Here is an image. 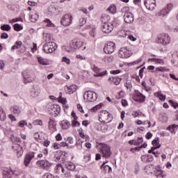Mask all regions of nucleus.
<instances>
[{
  "mask_svg": "<svg viewBox=\"0 0 178 178\" xmlns=\"http://www.w3.org/2000/svg\"><path fill=\"white\" fill-rule=\"evenodd\" d=\"M99 152L102 154V157L108 159V158H111L112 155V150H111V146L108 145L105 143H99Z\"/></svg>",
  "mask_w": 178,
  "mask_h": 178,
  "instance_id": "obj_1",
  "label": "nucleus"
},
{
  "mask_svg": "<svg viewBox=\"0 0 178 178\" xmlns=\"http://www.w3.org/2000/svg\"><path fill=\"white\" fill-rule=\"evenodd\" d=\"M170 41H172V39L168 33H163L157 37V43L161 44V45H169Z\"/></svg>",
  "mask_w": 178,
  "mask_h": 178,
  "instance_id": "obj_2",
  "label": "nucleus"
},
{
  "mask_svg": "<svg viewBox=\"0 0 178 178\" xmlns=\"http://www.w3.org/2000/svg\"><path fill=\"white\" fill-rule=\"evenodd\" d=\"M115 49L116 44H115V42H108L104 44V47L103 48L104 54H106L107 55H111V54H113Z\"/></svg>",
  "mask_w": 178,
  "mask_h": 178,
  "instance_id": "obj_3",
  "label": "nucleus"
},
{
  "mask_svg": "<svg viewBox=\"0 0 178 178\" xmlns=\"http://www.w3.org/2000/svg\"><path fill=\"white\" fill-rule=\"evenodd\" d=\"M146 98L145 95L141 93L138 90H135V94L132 95V99H134L135 102H138L139 104L145 102Z\"/></svg>",
  "mask_w": 178,
  "mask_h": 178,
  "instance_id": "obj_4",
  "label": "nucleus"
},
{
  "mask_svg": "<svg viewBox=\"0 0 178 178\" xmlns=\"http://www.w3.org/2000/svg\"><path fill=\"white\" fill-rule=\"evenodd\" d=\"M22 76L25 83H33L35 79V74L33 71H24Z\"/></svg>",
  "mask_w": 178,
  "mask_h": 178,
  "instance_id": "obj_5",
  "label": "nucleus"
},
{
  "mask_svg": "<svg viewBox=\"0 0 178 178\" xmlns=\"http://www.w3.org/2000/svg\"><path fill=\"white\" fill-rule=\"evenodd\" d=\"M72 22L73 17L71 15V14H65L60 19V23L62 26H64V27H67V26H70Z\"/></svg>",
  "mask_w": 178,
  "mask_h": 178,
  "instance_id": "obj_6",
  "label": "nucleus"
},
{
  "mask_svg": "<svg viewBox=\"0 0 178 178\" xmlns=\"http://www.w3.org/2000/svg\"><path fill=\"white\" fill-rule=\"evenodd\" d=\"M36 165H38L41 169H44V170H49L51 169V166L54 165V163L49 162V161L44 160H39L36 161Z\"/></svg>",
  "mask_w": 178,
  "mask_h": 178,
  "instance_id": "obj_7",
  "label": "nucleus"
},
{
  "mask_svg": "<svg viewBox=\"0 0 178 178\" xmlns=\"http://www.w3.org/2000/svg\"><path fill=\"white\" fill-rule=\"evenodd\" d=\"M91 70L95 72L94 76L95 77H104V76H106L108 71L104 70L102 71V69L99 68L95 65H91Z\"/></svg>",
  "mask_w": 178,
  "mask_h": 178,
  "instance_id": "obj_8",
  "label": "nucleus"
},
{
  "mask_svg": "<svg viewBox=\"0 0 178 178\" xmlns=\"http://www.w3.org/2000/svg\"><path fill=\"white\" fill-rule=\"evenodd\" d=\"M54 158L56 161H60V162L61 159L62 162H63L65 161L66 158H67V152L65 151L58 150L54 156Z\"/></svg>",
  "mask_w": 178,
  "mask_h": 178,
  "instance_id": "obj_9",
  "label": "nucleus"
},
{
  "mask_svg": "<svg viewBox=\"0 0 178 178\" xmlns=\"http://www.w3.org/2000/svg\"><path fill=\"white\" fill-rule=\"evenodd\" d=\"M34 155H35V152H29V153L26 154L24 159V165H25L26 168H28V166L30 165V163L34 158Z\"/></svg>",
  "mask_w": 178,
  "mask_h": 178,
  "instance_id": "obj_10",
  "label": "nucleus"
},
{
  "mask_svg": "<svg viewBox=\"0 0 178 178\" xmlns=\"http://www.w3.org/2000/svg\"><path fill=\"white\" fill-rule=\"evenodd\" d=\"M84 44V42L80 39H74L72 40V42L70 43V47L73 49H80L81 47Z\"/></svg>",
  "mask_w": 178,
  "mask_h": 178,
  "instance_id": "obj_11",
  "label": "nucleus"
},
{
  "mask_svg": "<svg viewBox=\"0 0 178 178\" xmlns=\"http://www.w3.org/2000/svg\"><path fill=\"white\" fill-rule=\"evenodd\" d=\"M131 56V54L129 50H127V47H122L119 50V57L127 59V58H130Z\"/></svg>",
  "mask_w": 178,
  "mask_h": 178,
  "instance_id": "obj_12",
  "label": "nucleus"
},
{
  "mask_svg": "<svg viewBox=\"0 0 178 178\" xmlns=\"http://www.w3.org/2000/svg\"><path fill=\"white\" fill-rule=\"evenodd\" d=\"M124 21L127 24L133 23L134 22V15L132 13H127L124 15Z\"/></svg>",
  "mask_w": 178,
  "mask_h": 178,
  "instance_id": "obj_13",
  "label": "nucleus"
},
{
  "mask_svg": "<svg viewBox=\"0 0 178 178\" xmlns=\"http://www.w3.org/2000/svg\"><path fill=\"white\" fill-rule=\"evenodd\" d=\"M101 29L103 33H109L113 30V26H111V23H104Z\"/></svg>",
  "mask_w": 178,
  "mask_h": 178,
  "instance_id": "obj_14",
  "label": "nucleus"
},
{
  "mask_svg": "<svg viewBox=\"0 0 178 178\" xmlns=\"http://www.w3.org/2000/svg\"><path fill=\"white\" fill-rule=\"evenodd\" d=\"M172 8H173V4L172 3L168 4L167 6L163 8L162 10L161 11L160 13L161 16H166V15H169Z\"/></svg>",
  "mask_w": 178,
  "mask_h": 178,
  "instance_id": "obj_15",
  "label": "nucleus"
},
{
  "mask_svg": "<svg viewBox=\"0 0 178 178\" xmlns=\"http://www.w3.org/2000/svg\"><path fill=\"white\" fill-rule=\"evenodd\" d=\"M108 81L111 82V84H115V86H119L120 81H122V78L119 76H112L108 78Z\"/></svg>",
  "mask_w": 178,
  "mask_h": 178,
  "instance_id": "obj_16",
  "label": "nucleus"
},
{
  "mask_svg": "<svg viewBox=\"0 0 178 178\" xmlns=\"http://www.w3.org/2000/svg\"><path fill=\"white\" fill-rule=\"evenodd\" d=\"M38 62L42 66H48L49 65V60L47 58H42L41 56H37Z\"/></svg>",
  "mask_w": 178,
  "mask_h": 178,
  "instance_id": "obj_17",
  "label": "nucleus"
},
{
  "mask_svg": "<svg viewBox=\"0 0 178 178\" xmlns=\"http://www.w3.org/2000/svg\"><path fill=\"white\" fill-rule=\"evenodd\" d=\"M60 126L63 130H67L70 127V122L64 120L60 122Z\"/></svg>",
  "mask_w": 178,
  "mask_h": 178,
  "instance_id": "obj_18",
  "label": "nucleus"
},
{
  "mask_svg": "<svg viewBox=\"0 0 178 178\" xmlns=\"http://www.w3.org/2000/svg\"><path fill=\"white\" fill-rule=\"evenodd\" d=\"M177 129H178V124H172L171 125H169L166 128V130L171 132L172 134H176V130H177Z\"/></svg>",
  "mask_w": 178,
  "mask_h": 178,
  "instance_id": "obj_19",
  "label": "nucleus"
},
{
  "mask_svg": "<svg viewBox=\"0 0 178 178\" xmlns=\"http://www.w3.org/2000/svg\"><path fill=\"white\" fill-rule=\"evenodd\" d=\"M23 47V42L20 40L16 41L11 47V51H15V49H20Z\"/></svg>",
  "mask_w": 178,
  "mask_h": 178,
  "instance_id": "obj_20",
  "label": "nucleus"
},
{
  "mask_svg": "<svg viewBox=\"0 0 178 178\" xmlns=\"http://www.w3.org/2000/svg\"><path fill=\"white\" fill-rule=\"evenodd\" d=\"M92 94H94V91L88 90L85 92L83 96V99H86V95L87 97V101L88 102H91V99H92Z\"/></svg>",
  "mask_w": 178,
  "mask_h": 178,
  "instance_id": "obj_21",
  "label": "nucleus"
},
{
  "mask_svg": "<svg viewBox=\"0 0 178 178\" xmlns=\"http://www.w3.org/2000/svg\"><path fill=\"white\" fill-rule=\"evenodd\" d=\"M47 45L49 46V48L50 49L51 52H55L58 48V44L54 42H47Z\"/></svg>",
  "mask_w": 178,
  "mask_h": 178,
  "instance_id": "obj_22",
  "label": "nucleus"
},
{
  "mask_svg": "<svg viewBox=\"0 0 178 178\" xmlns=\"http://www.w3.org/2000/svg\"><path fill=\"white\" fill-rule=\"evenodd\" d=\"M122 22L120 21L119 18H115L113 19V21L112 22V23H110V24L111 25V26L113 29H116L117 27H119L120 24H121Z\"/></svg>",
  "mask_w": 178,
  "mask_h": 178,
  "instance_id": "obj_23",
  "label": "nucleus"
},
{
  "mask_svg": "<svg viewBox=\"0 0 178 178\" xmlns=\"http://www.w3.org/2000/svg\"><path fill=\"white\" fill-rule=\"evenodd\" d=\"M11 111L15 113V115H20L22 113V109L19 106L14 105L11 107Z\"/></svg>",
  "mask_w": 178,
  "mask_h": 178,
  "instance_id": "obj_24",
  "label": "nucleus"
},
{
  "mask_svg": "<svg viewBox=\"0 0 178 178\" xmlns=\"http://www.w3.org/2000/svg\"><path fill=\"white\" fill-rule=\"evenodd\" d=\"M106 10H107V12H109V13H111V15H115L117 12L116 6L115 4H111L107 8Z\"/></svg>",
  "mask_w": 178,
  "mask_h": 178,
  "instance_id": "obj_25",
  "label": "nucleus"
},
{
  "mask_svg": "<svg viewBox=\"0 0 178 178\" xmlns=\"http://www.w3.org/2000/svg\"><path fill=\"white\" fill-rule=\"evenodd\" d=\"M0 120L1 122H5L6 120V113L2 107H0Z\"/></svg>",
  "mask_w": 178,
  "mask_h": 178,
  "instance_id": "obj_26",
  "label": "nucleus"
},
{
  "mask_svg": "<svg viewBox=\"0 0 178 178\" xmlns=\"http://www.w3.org/2000/svg\"><path fill=\"white\" fill-rule=\"evenodd\" d=\"M67 88V90H69L68 93L69 94H73V92H76L77 91V86L72 84L70 86H66Z\"/></svg>",
  "mask_w": 178,
  "mask_h": 178,
  "instance_id": "obj_27",
  "label": "nucleus"
},
{
  "mask_svg": "<svg viewBox=\"0 0 178 178\" xmlns=\"http://www.w3.org/2000/svg\"><path fill=\"white\" fill-rule=\"evenodd\" d=\"M58 102L63 104V105H66L67 100L65 97H62V92H60L59 97L56 99Z\"/></svg>",
  "mask_w": 178,
  "mask_h": 178,
  "instance_id": "obj_28",
  "label": "nucleus"
},
{
  "mask_svg": "<svg viewBox=\"0 0 178 178\" xmlns=\"http://www.w3.org/2000/svg\"><path fill=\"white\" fill-rule=\"evenodd\" d=\"M42 51L44 52V54H52V51H51L47 42L43 44Z\"/></svg>",
  "mask_w": 178,
  "mask_h": 178,
  "instance_id": "obj_29",
  "label": "nucleus"
},
{
  "mask_svg": "<svg viewBox=\"0 0 178 178\" xmlns=\"http://www.w3.org/2000/svg\"><path fill=\"white\" fill-rule=\"evenodd\" d=\"M0 29L2 31H10L12 27L8 24H4L0 26Z\"/></svg>",
  "mask_w": 178,
  "mask_h": 178,
  "instance_id": "obj_30",
  "label": "nucleus"
},
{
  "mask_svg": "<svg viewBox=\"0 0 178 178\" xmlns=\"http://www.w3.org/2000/svg\"><path fill=\"white\" fill-rule=\"evenodd\" d=\"M30 19L33 23L37 22V20L40 19V15H38V13H36L34 15H31Z\"/></svg>",
  "mask_w": 178,
  "mask_h": 178,
  "instance_id": "obj_31",
  "label": "nucleus"
},
{
  "mask_svg": "<svg viewBox=\"0 0 178 178\" xmlns=\"http://www.w3.org/2000/svg\"><path fill=\"white\" fill-rule=\"evenodd\" d=\"M13 29L15 30V31H22V30H23V26H22L20 24H15L13 26Z\"/></svg>",
  "mask_w": 178,
  "mask_h": 178,
  "instance_id": "obj_32",
  "label": "nucleus"
},
{
  "mask_svg": "<svg viewBox=\"0 0 178 178\" xmlns=\"http://www.w3.org/2000/svg\"><path fill=\"white\" fill-rule=\"evenodd\" d=\"M143 143H144V139L143 138V137H138L137 140H135L134 145L138 147L141 145Z\"/></svg>",
  "mask_w": 178,
  "mask_h": 178,
  "instance_id": "obj_33",
  "label": "nucleus"
},
{
  "mask_svg": "<svg viewBox=\"0 0 178 178\" xmlns=\"http://www.w3.org/2000/svg\"><path fill=\"white\" fill-rule=\"evenodd\" d=\"M67 168L68 170H71V171L76 170V165L74 164L73 162H69L67 164Z\"/></svg>",
  "mask_w": 178,
  "mask_h": 178,
  "instance_id": "obj_34",
  "label": "nucleus"
},
{
  "mask_svg": "<svg viewBox=\"0 0 178 178\" xmlns=\"http://www.w3.org/2000/svg\"><path fill=\"white\" fill-rule=\"evenodd\" d=\"M56 129V122H55V120L50 118L49 121V129Z\"/></svg>",
  "mask_w": 178,
  "mask_h": 178,
  "instance_id": "obj_35",
  "label": "nucleus"
},
{
  "mask_svg": "<svg viewBox=\"0 0 178 178\" xmlns=\"http://www.w3.org/2000/svg\"><path fill=\"white\" fill-rule=\"evenodd\" d=\"M152 145L153 147H159L161 148V144H159V138H156L152 141Z\"/></svg>",
  "mask_w": 178,
  "mask_h": 178,
  "instance_id": "obj_36",
  "label": "nucleus"
},
{
  "mask_svg": "<svg viewBox=\"0 0 178 178\" xmlns=\"http://www.w3.org/2000/svg\"><path fill=\"white\" fill-rule=\"evenodd\" d=\"M42 178H59V177L58 175L55 176L49 172H46Z\"/></svg>",
  "mask_w": 178,
  "mask_h": 178,
  "instance_id": "obj_37",
  "label": "nucleus"
},
{
  "mask_svg": "<svg viewBox=\"0 0 178 178\" xmlns=\"http://www.w3.org/2000/svg\"><path fill=\"white\" fill-rule=\"evenodd\" d=\"M44 23H47V27H55V24L52 23V21L49 19H45L44 20Z\"/></svg>",
  "mask_w": 178,
  "mask_h": 178,
  "instance_id": "obj_38",
  "label": "nucleus"
},
{
  "mask_svg": "<svg viewBox=\"0 0 178 178\" xmlns=\"http://www.w3.org/2000/svg\"><path fill=\"white\" fill-rule=\"evenodd\" d=\"M108 165H105V163H102V164L100 165V169L102 170L103 173H108Z\"/></svg>",
  "mask_w": 178,
  "mask_h": 178,
  "instance_id": "obj_39",
  "label": "nucleus"
},
{
  "mask_svg": "<svg viewBox=\"0 0 178 178\" xmlns=\"http://www.w3.org/2000/svg\"><path fill=\"white\" fill-rule=\"evenodd\" d=\"M17 145H19V147L17 150V156H22L23 155V147L20 146V145L18 143Z\"/></svg>",
  "mask_w": 178,
  "mask_h": 178,
  "instance_id": "obj_40",
  "label": "nucleus"
},
{
  "mask_svg": "<svg viewBox=\"0 0 178 178\" xmlns=\"http://www.w3.org/2000/svg\"><path fill=\"white\" fill-rule=\"evenodd\" d=\"M10 24H13V23H17V22H22L23 23V18L19 17V18H14L13 19H10L8 21Z\"/></svg>",
  "mask_w": 178,
  "mask_h": 178,
  "instance_id": "obj_41",
  "label": "nucleus"
},
{
  "mask_svg": "<svg viewBox=\"0 0 178 178\" xmlns=\"http://www.w3.org/2000/svg\"><path fill=\"white\" fill-rule=\"evenodd\" d=\"M168 104H170V106H172V108H175V109H177V108H178V103L176 102H174L172 99H170L168 101Z\"/></svg>",
  "mask_w": 178,
  "mask_h": 178,
  "instance_id": "obj_42",
  "label": "nucleus"
},
{
  "mask_svg": "<svg viewBox=\"0 0 178 178\" xmlns=\"http://www.w3.org/2000/svg\"><path fill=\"white\" fill-rule=\"evenodd\" d=\"M156 72H169V68H166V67H159L156 68Z\"/></svg>",
  "mask_w": 178,
  "mask_h": 178,
  "instance_id": "obj_43",
  "label": "nucleus"
},
{
  "mask_svg": "<svg viewBox=\"0 0 178 178\" xmlns=\"http://www.w3.org/2000/svg\"><path fill=\"white\" fill-rule=\"evenodd\" d=\"M144 5L148 10H152V8H151V2L150 1H149L147 0H145Z\"/></svg>",
  "mask_w": 178,
  "mask_h": 178,
  "instance_id": "obj_44",
  "label": "nucleus"
},
{
  "mask_svg": "<svg viewBox=\"0 0 178 178\" xmlns=\"http://www.w3.org/2000/svg\"><path fill=\"white\" fill-rule=\"evenodd\" d=\"M156 173H158L159 176L163 175V170H161V165H157L155 169Z\"/></svg>",
  "mask_w": 178,
  "mask_h": 178,
  "instance_id": "obj_45",
  "label": "nucleus"
},
{
  "mask_svg": "<svg viewBox=\"0 0 178 178\" xmlns=\"http://www.w3.org/2000/svg\"><path fill=\"white\" fill-rule=\"evenodd\" d=\"M80 122L77 121V120H73L72 121V127H79Z\"/></svg>",
  "mask_w": 178,
  "mask_h": 178,
  "instance_id": "obj_46",
  "label": "nucleus"
},
{
  "mask_svg": "<svg viewBox=\"0 0 178 178\" xmlns=\"http://www.w3.org/2000/svg\"><path fill=\"white\" fill-rule=\"evenodd\" d=\"M18 126L19 127L23 128L25 126H27V120H21L19 123H18Z\"/></svg>",
  "mask_w": 178,
  "mask_h": 178,
  "instance_id": "obj_47",
  "label": "nucleus"
},
{
  "mask_svg": "<svg viewBox=\"0 0 178 178\" xmlns=\"http://www.w3.org/2000/svg\"><path fill=\"white\" fill-rule=\"evenodd\" d=\"M3 176L4 178H11L12 174H10V172L9 171H3Z\"/></svg>",
  "mask_w": 178,
  "mask_h": 178,
  "instance_id": "obj_48",
  "label": "nucleus"
},
{
  "mask_svg": "<svg viewBox=\"0 0 178 178\" xmlns=\"http://www.w3.org/2000/svg\"><path fill=\"white\" fill-rule=\"evenodd\" d=\"M62 62H64L65 63H67V65H70V58L63 56L61 60Z\"/></svg>",
  "mask_w": 178,
  "mask_h": 178,
  "instance_id": "obj_49",
  "label": "nucleus"
},
{
  "mask_svg": "<svg viewBox=\"0 0 178 178\" xmlns=\"http://www.w3.org/2000/svg\"><path fill=\"white\" fill-rule=\"evenodd\" d=\"M147 163L152 162L154 161V156L151 154H146Z\"/></svg>",
  "mask_w": 178,
  "mask_h": 178,
  "instance_id": "obj_50",
  "label": "nucleus"
},
{
  "mask_svg": "<svg viewBox=\"0 0 178 178\" xmlns=\"http://www.w3.org/2000/svg\"><path fill=\"white\" fill-rule=\"evenodd\" d=\"M1 40H8V38H9V35H8L6 32H3L1 34Z\"/></svg>",
  "mask_w": 178,
  "mask_h": 178,
  "instance_id": "obj_51",
  "label": "nucleus"
},
{
  "mask_svg": "<svg viewBox=\"0 0 178 178\" xmlns=\"http://www.w3.org/2000/svg\"><path fill=\"white\" fill-rule=\"evenodd\" d=\"M159 146H158V147H156V146H153V147H151V149H149L148 151H147V152L149 153V154H152V152H155V149H159Z\"/></svg>",
  "mask_w": 178,
  "mask_h": 178,
  "instance_id": "obj_52",
  "label": "nucleus"
},
{
  "mask_svg": "<svg viewBox=\"0 0 178 178\" xmlns=\"http://www.w3.org/2000/svg\"><path fill=\"white\" fill-rule=\"evenodd\" d=\"M102 113H104V115H107V116H108V118H107V119H111V118L112 119H113V116L112 114H111V113H109L108 111H102Z\"/></svg>",
  "mask_w": 178,
  "mask_h": 178,
  "instance_id": "obj_53",
  "label": "nucleus"
},
{
  "mask_svg": "<svg viewBox=\"0 0 178 178\" xmlns=\"http://www.w3.org/2000/svg\"><path fill=\"white\" fill-rule=\"evenodd\" d=\"M121 104L124 107L129 106V102H127L126 99H121Z\"/></svg>",
  "mask_w": 178,
  "mask_h": 178,
  "instance_id": "obj_54",
  "label": "nucleus"
},
{
  "mask_svg": "<svg viewBox=\"0 0 178 178\" xmlns=\"http://www.w3.org/2000/svg\"><path fill=\"white\" fill-rule=\"evenodd\" d=\"M96 32L97 29L95 28L92 29V30L89 33L90 37H95Z\"/></svg>",
  "mask_w": 178,
  "mask_h": 178,
  "instance_id": "obj_55",
  "label": "nucleus"
},
{
  "mask_svg": "<svg viewBox=\"0 0 178 178\" xmlns=\"http://www.w3.org/2000/svg\"><path fill=\"white\" fill-rule=\"evenodd\" d=\"M56 168L58 170H61L62 173H65V168H63V165H62V164H58L56 165Z\"/></svg>",
  "mask_w": 178,
  "mask_h": 178,
  "instance_id": "obj_56",
  "label": "nucleus"
},
{
  "mask_svg": "<svg viewBox=\"0 0 178 178\" xmlns=\"http://www.w3.org/2000/svg\"><path fill=\"white\" fill-rule=\"evenodd\" d=\"M97 98L98 95H97V92H93L92 98L91 99L90 102H94V101H97Z\"/></svg>",
  "mask_w": 178,
  "mask_h": 178,
  "instance_id": "obj_57",
  "label": "nucleus"
},
{
  "mask_svg": "<svg viewBox=\"0 0 178 178\" xmlns=\"http://www.w3.org/2000/svg\"><path fill=\"white\" fill-rule=\"evenodd\" d=\"M86 23H87V21L86 20V19L84 18H81L79 19V24H80V26H84V24H86Z\"/></svg>",
  "mask_w": 178,
  "mask_h": 178,
  "instance_id": "obj_58",
  "label": "nucleus"
},
{
  "mask_svg": "<svg viewBox=\"0 0 178 178\" xmlns=\"http://www.w3.org/2000/svg\"><path fill=\"white\" fill-rule=\"evenodd\" d=\"M121 12L122 13H131V12H129V7H123L122 9H121Z\"/></svg>",
  "mask_w": 178,
  "mask_h": 178,
  "instance_id": "obj_59",
  "label": "nucleus"
},
{
  "mask_svg": "<svg viewBox=\"0 0 178 178\" xmlns=\"http://www.w3.org/2000/svg\"><path fill=\"white\" fill-rule=\"evenodd\" d=\"M152 133L149 131L145 134V138H147V140H151L152 138Z\"/></svg>",
  "mask_w": 178,
  "mask_h": 178,
  "instance_id": "obj_60",
  "label": "nucleus"
},
{
  "mask_svg": "<svg viewBox=\"0 0 178 178\" xmlns=\"http://www.w3.org/2000/svg\"><path fill=\"white\" fill-rule=\"evenodd\" d=\"M76 106H77L78 111H79V112H81V113H84V109H83V106H81V104H78L76 105Z\"/></svg>",
  "mask_w": 178,
  "mask_h": 178,
  "instance_id": "obj_61",
  "label": "nucleus"
},
{
  "mask_svg": "<svg viewBox=\"0 0 178 178\" xmlns=\"http://www.w3.org/2000/svg\"><path fill=\"white\" fill-rule=\"evenodd\" d=\"M140 159H141L142 162H143V163H147V154L142 155L140 156Z\"/></svg>",
  "mask_w": 178,
  "mask_h": 178,
  "instance_id": "obj_62",
  "label": "nucleus"
},
{
  "mask_svg": "<svg viewBox=\"0 0 178 178\" xmlns=\"http://www.w3.org/2000/svg\"><path fill=\"white\" fill-rule=\"evenodd\" d=\"M144 70H145V67H143L139 70V77H140V79H143Z\"/></svg>",
  "mask_w": 178,
  "mask_h": 178,
  "instance_id": "obj_63",
  "label": "nucleus"
},
{
  "mask_svg": "<svg viewBox=\"0 0 178 178\" xmlns=\"http://www.w3.org/2000/svg\"><path fill=\"white\" fill-rule=\"evenodd\" d=\"M67 141L69 143V144H74V140L73 139V137L69 136L67 138Z\"/></svg>",
  "mask_w": 178,
  "mask_h": 178,
  "instance_id": "obj_64",
  "label": "nucleus"
}]
</instances>
